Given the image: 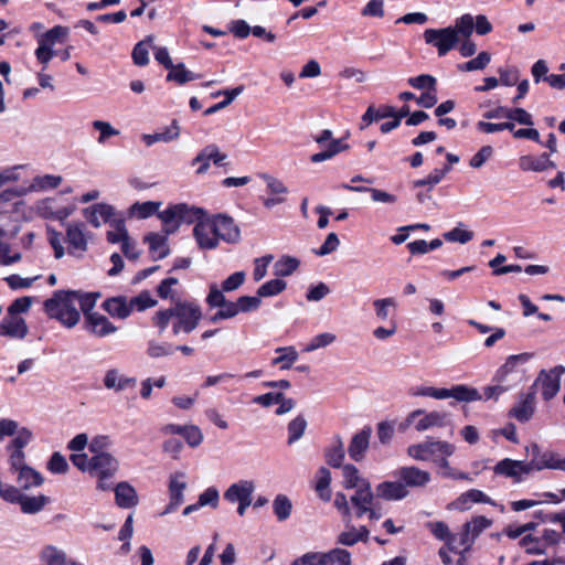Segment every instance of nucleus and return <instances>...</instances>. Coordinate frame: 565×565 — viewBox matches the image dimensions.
I'll return each instance as SVG.
<instances>
[{
  "label": "nucleus",
  "instance_id": "f257e3e1",
  "mask_svg": "<svg viewBox=\"0 0 565 565\" xmlns=\"http://www.w3.org/2000/svg\"><path fill=\"white\" fill-rule=\"evenodd\" d=\"M202 318L201 308L194 302L177 301L174 306L158 311L154 316V323L162 332L169 324L171 319H174L172 331L174 334L181 332L191 333L198 327Z\"/></svg>",
  "mask_w": 565,
  "mask_h": 565
},
{
  "label": "nucleus",
  "instance_id": "f03ea898",
  "mask_svg": "<svg viewBox=\"0 0 565 565\" xmlns=\"http://www.w3.org/2000/svg\"><path fill=\"white\" fill-rule=\"evenodd\" d=\"M77 291H55L53 297L44 301V310L46 315L58 320L66 328L75 327L81 313L76 308Z\"/></svg>",
  "mask_w": 565,
  "mask_h": 565
},
{
  "label": "nucleus",
  "instance_id": "7ed1b4c3",
  "mask_svg": "<svg viewBox=\"0 0 565 565\" xmlns=\"http://www.w3.org/2000/svg\"><path fill=\"white\" fill-rule=\"evenodd\" d=\"M398 480L391 481V500H401L408 494L407 487H425L430 481V473L417 467H403L396 471Z\"/></svg>",
  "mask_w": 565,
  "mask_h": 565
},
{
  "label": "nucleus",
  "instance_id": "20e7f679",
  "mask_svg": "<svg viewBox=\"0 0 565 565\" xmlns=\"http://www.w3.org/2000/svg\"><path fill=\"white\" fill-rule=\"evenodd\" d=\"M412 394L415 396H427L436 399H445L451 397L458 402L467 403L482 399V396L477 388L465 384L454 385L450 388L420 386L414 388Z\"/></svg>",
  "mask_w": 565,
  "mask_h": 565
},
{
  "label": "nucleus",
  "instance_id": "39448f33",
  "mask_svg": "<svg viewBox=\"0 0 565 565\" xmlns=\"http://www.w3.org/2000/svg\"><path fill=\"white\" fill-rule=\"evenodd\" d=\"M353 512L358 518L369 514L370 520H379L382 518V508L372 492L371 484L355 490L350 498Z\"/></svg>",
  "mask_w": 565,
  "mask_h": 565
},
{
  "label": "nucleus",
  "instance_id": "423d86ee",
  "mask_svg": "<svg viewBox=\"0 0 565 565\" xmlns=\"http://www.w3.org/2000/svg\"><path fill=\"white\" fill-rule=\"evenodd\" d=\"M119 462L110 454H100L93 456L92 469L89 475L98 479L97 489L107 491L111 488L108 482L118 471Z\"/></svg>",
  "mask_w": 565,
  "mask_h": 565
},
{
  "label": "nucleus",
  "instance_id": "0eeeda50",
  "mask_svg": "<svg viewBox=\"0 0 565 565\" xmlns=\"http://www.w3.org/2000/svg\"><path fill=\"white\" fill-rule=\"evenodd\" d=\"M291 565H351V554L339 547L327 553L309 552L296 558Z\"/></svg>",
  "mask_w": 565,
  "mask_h": 565
},
{
  "label": "nucleus",
  "instance_id": "6e6552de",
  "mask_svg": "<svg viewBox=\"0 0 565 565\" xmlns=\"http://www.w3.org/2000/svg\"><path fill=\"white\" fill-rule=\"evenodd\" d=\"M455 449V446L448 441H434L428 439L424 443L411 445L407 448V454L416 460L434 461V459H437L439 456H451Z\"/></svg>",
  "mask_w": 565,
  "mask_h": 565
},
{
  "label": "nucleus",
  "instance_id": "1a4fd4ad",
  "mask_svg": "<svg viewBox=\"0 0 565 565\" xmlns=\"http://www.w3.org/2000/svg\"><path fill=\"white\" fill-rule=\"evenodd\" d=\"M423 36L427 44L437 49L439 56H445L448 52L456 49L459 43V38L452 26L426 29Z\"/></svg>",
  "mask_w": 565,
  "mask_h": 565
},
{
  "label": "nucleus",
  "instance_id": "9d476101",
  "mask_svg": "<svg viewBox=\"0 0 565 565\" xmlns=\"http://www.w3.org/2000/svg\"><path fill=\"white\" fill-rule=\"evenodd\" d=\"M315 141L320 147H324L327 145V148L326 150L315 153L310 157V161L313 163L329 160L349 148L347 143H343L342 139H333L332 131L329 129H324L318 136H316Z\"/></svg>",
  "mask_w": 565,
  "mask_h": 565
},
{
  "label": "nucleus",
  "instance_id": "9b49d317",
  "mask_svg": "<svg viewBox=\"0 0 565 565\" xmlns=\"http://www.w3.org/2000/svg\"><path fill=\"white\" fill-rule=\"evenodd\" d=\"M565 373L563 365H556L550 371H541L537 381L541 382V394L544 401H551L561 388V376Z\"/></svg>",
  "mask_w": 565,
  "mask_h": 565
},
{
  "label": "nucleus",
  "instance_id": "f8f14e48",
  "mask_svg": "<svg viewBox=\"0 0 565 565\" xmlns=\"http://www.w3.org/2000/svg\"><path fill=\"white\" fill-rule=\"evenodd\" d=\"M184 472L178 471L170 476L169 481V495L170 502L166 509L160 513L161 516L174 512L184 501L183 492L186 489L184 481Z\"/></svg>",
  "mask_w": 565,
  "mask_h": 565
},
{
  "label": "nucleus",
  "instance_id": "ddd939ff",
  "mask_svg": "<svg viewBox=\"0 0 565 565\" xmlns=\"http://www.w3.org/2000/svg\"><path fill=\"white\" fill-rule=\"evenodd\" d=\"M84 327L89 333L98 338L107 337L117 331V327L99 312L86 313Z\"/></svg>",
  "mask_w": 565,
  "mask_h": 565
},
{
  "label": "nucleus",
  "instance_id": "4468645a",
  "mask_svg": "<svg viewBox=\"0 0 565 565\" xmlns=\"http://www.w3.org/2000/svg\"><path fill=\"white\" fill-rule=\"evenodd\" d=\"M215 236L218 239H224L228 243L237 242L239 237V230L234 224L232 217L218 214L213 220H211Z\"/></svg>",
  "mask_w": 565,
  "mask_h": 565
},
{
  "label": "nucleus",
  "instance_id": "2eb2a0df",
  "mask_svg": "<svg viewBox=\"0 0 565 565\" xmlns=\"http://www.w3.org/2000/svg\"><path fill=\"white\" fill-rule=\"evenodd\" d=\"M531 455V461L525 462V466L530 469V472L533 470H543V469H554L556 466V461L558 458L551 451H541V448L537 444H532L530 448H527Z\"/></svg>",
  "mask_w": 565,
  "mask_h": 565
},
{
  "label": "nucleus",
  "instance_id": "dca6fc26",
  "mask_svg": "<svg viewBox=\"0 0 565 565\" xmlns=\"http://www.w3.org/2000/svg\"><path fill=\"white\" fill-rule=\"evenodd\" d=\"M193 235L199 247L202 249H212L218 245L217 236H215L212 222L209 218L202 220L195 224Z\"/></svg>",
  "mask_w": 565,
  "mask_h": 565
},
{
  "label": "nucleus",
  "instance_id": "f3484780",
  "mask_svg": "<svg viewBox=\"0 0 565 565\" xmlns=\"http://www.w3.org/2000/svg\"><path fill=\"white\" fill-rule=\"evenodd\" d=\"M371 435L372 428L370 426H365L362 430L353 435L348 448L351 459L354 461H361L364 458L370 446Z\"/></svg>",
  "mask_w": 565,
  "mask_h": 565
},
{
  "label": "nucleus",
  "instance_id": "a211bd4d",
  "mask_svg": "<svg viewBox=\"0 0 565 565\" xmlns=\"http://www.w3.org/2000/svg\"><path fill=\"white\" fill-rule=\"evenodd\" d=\"M534 406L535 391L531 387L526 394L522 395L521 401L510 409L509 416L521 423L529 422L534 414Z\"/></svg>",
  "mask_w": 565,
  "mask_h": 565
},
{
  "label": "nucleus",
  "instance_id": "6ab92c4d",
  "mask_svg": "<svg viewBox=\"0 0 565 565\" xmlns=\"http://www.w3.org/2000/svg\"><path fill=\"white\" fill-rule=\"evenodd\" d=\"M26 334L28 326L25 320L20 316L8 313L0 323V335L23 339Z\"/></svg>",
  "mask_w": 565,
  "mask_h": 565
},
{
  "label": "nucleus",
  "instance_id": "aec40b11",
  "mask_svg": "<svg viewBox=\"0 0 565 565\" xmlns=\"http://www.w3.org/2000/svg\"><path fill=\"white\" fill-rule=\"evenodd\" d=\"M519 167L522 171L543 172L548 169H555L556 163L550 159V153L543 152L539 157L532 154L520 157Z\"/></svg>",
  "mask_w": 565,
  "mask_h": 565
},
{
  "label": "nucleus",
  "instance_id": "412c9836",
  "mask_svg": "<svg viewBox=\"0 0 565 565\" xmlns=\"http://www.w3.org/2000/svg\"><path fill=\"white\" fill-rule=\"evenodd\" d=\"M495 475L513 478L516 482L522 480L523 473H530V469L525 462L505 458L500 460L493 468Z\"/></svg>",
  "mask_w": 565,
  "mask_h": 565
},
{
  "label": "nucleus",
  "instance_id": "4be33fe9",
  "mask_svg": "<svg viewBox=\"0 0 565 565\" xmlns=\"http://www.w3.org/2000/svg\"><path fill=\"white\" fill-rule=\"evenodd\" d=\"M255 491V484L249 480H241L233 483L224 492V499L231 503L241 502L252 499L253 492Z\"/></svg>",
  "mask_w": 565,
  "mask_h": 565
},
{
  "label": "nucleus",
  "instance_id": "5701e85b",
  "mask_svg": "<svg viewBox=\"0 0 565 565\" xmlns=\"http://www.w3.org/2000/svg\"><path fill=\"white\" fill-rule=\"evenodd\" d=\"M83 212L86 220L95 227L113 221L114 209L105 203L94 204L90 207H86Z\"/></svg>",
  "mask_w": 565,
  "mask_h": 565
},
{
  "label": "nucleus",
  "instance_id": "b1692460",
  "mask_svg": "<svg viewBox=\"0 0 565 565\" xmlns=\"http://www.w3.org/2000/svg\"><path fill=\"white\" fill-rule=\"evenodd\" d=\"M66 238L71 248L79 252L87 249L88 236L85 233V224L68 223L66 225Z\"/></svg>",
  "mask_w": 565,
  "mask_h": 565
},
{
  "label": "nucleus",
  "instance_id": "393cba45",
  "mask_svg": "<svg viewBox=\"0 0 565 565\" xmlns=\"http://www.w3.org/2000/svg\"><path fill=\"white\" fill-rule=\"evenodd\" d=\"M115 498L117 505L124 509L134 508L139 501L136 489L126 481L116 486Z\"/></svg>",
  "mask_w": 565,
  "mask_h": 565
},
{
  "label": "nucleus",
  "instance_id": "a878e982",
  "mask_svg": "<svg viewBox=\"0 0 565 565\" xmlns=\"http://www.w3.org/2000/svg\"><path fill=\"white\" fill-rule=\"evenodd\" d=\"M180 137V126L178 120H172L170 126H167L163 131L156 134L142 135V140L150 147L156 142H171Z\"/></svg>",
  "mask_w": 565,
  "mask_h": 565
},
{
  "label": "nucleus",
  "instance_id": "bb28decb",
  "mask_svg": "<svg viewBox=\"0 0 565 565\" xmlns=\"http://www.w3.org/2000/svg\"><path fill=\"white\" fill-rule=\"evenodd\" d=\"M345 457L344 446L342 438L337 435L333 437L331 445L324 451L326 462L332 468L343 467V460Z\"/></svg>",
  "mask_w": 565,
  "mask_h": 565
},
{
  "label": "nucleus",
  "instance_id": "cd10ccee",
  "mask_svg": "<svg viewBox=\"0 0 565 565\" xmlns=\"http://www.w3.org/2000/svg\"><path fill=\"white\" fill-rule=\"evenodd\" d=\"M103 308L111 317L126 319L132 311L130 301L128 302L125 297L109 298L103 303Z\"/></svg>",
  "mask_w": 565,
  "mask_h": 565
},
{
  "label": "nucleus",
  "instance_id": "c85d7f7f",
  "mask_svg": "<svg viewBox=\"0 0 565 565\" xmlns=\"http://www.w3.org/2000/svg\"><path fill=\"white\" fill-rule=\"evenodd\" d=\"M136 382L135 377H126L116 369L107 371L104 379V385L108 390L115 391H124L127 387L135 386Z\"/></svg>",
  "mask_w": 565,
  "mask_h": 565
},
{
  "label": "nucleus",
  "instance_id": "c756f323",
  "mask_svg": "<svg viewBox=\"0 0 565 565\" xmlns=\"http://www.w3.org/2000/svg\"><path fill=\"white\" fill-rule=\"evenodd\" d=\"M530 354L521 353L510 355L504 364L497 371L493 381L494 382H508L507 376L512 373L519 364L527 362Z\"/></svg>",
  "mask_w": 565,
  "mask_h": 565
},
{
  "label": "nucleus",
  "instance_id": "7c9ffc66",
  "mask_svg": "<svg viewBox=\"0 0 565 565\" xmlns=\"http://www.w3.org/2000/svg\"><path fill=\"white\" fill-rule=\"evenodd\" d=\"M347 524L348 530L338 535L337 542L341 545L352 546L360 541H366L369 537V530L365 526L359 529Z\"/></svg>",
  "mask_w": 565,
  "mask_h": 565
},
{
  "label": "nucleus",
  "instance_id": "2f4dec72",
  "mask_svg": "<svg viewBox=\"0 0 565 565\" xmlns=\"http://www.w3.org/2000/svg\"><path fill=\"white\" fill-rule=\"evenodd\" d=\"M343 486L347 489H361L370 486V482L360 477L359 470L353 465H344L342 467Z\"/></svg>",
  "mask_w": 565,
  "mask_h": 565
},
{
  "label": "nucleus",
  "instance_id": "473e14b6",
  "mask_svg": "<svg viewBox=\"0 0 565 565\" xmlns=\"http://www.w3.org/2000/svg\"><path fill=\"white\" fill-rule=\"evenodd\" d=\"M184 207L172 205L163 212L158 211V216L162 221L166 235L174 233L179 228L178 214L182 212Z\"/></svg>",
  "mask_w": 565,
  "mask_h": 565
},
{
  "label": "nucleus",
  "instance_id": "72a5a7b5",
  "mask_svg": "<svg viewBox=\"0 0 565 565\" xmlns=\"http://www.w3.org/2000/svg\"><path fill=\"white\" fill-rule=\"evenodd\" d=\"M40 559L44 565H65L66 553L55 545H46L40 552Z\"/></svg>",
  "mask_w": 565,
  "mask_h": 565
},
{
  "label": "nucleus",
  "instance_id": "f704fd0d",
  "mask_svg": "<svg viewBox=\"0 0 565 565\" xmlns=\"http://www.w3.org/2000/svg\"><path fill=\"white\" fill-rule=\"evenodd\" d=\"M153 40L154 38L149 35L135 45L132 50V60L136 65L145 66L149 63V51L153 50Z\"/></svg>",
  "mask_w": 565,
  "mask_h": 565
},
{
  "label": "nucleus",
  "instance_id": "c9c22d12",
  "mask_svg": "<svg viewBox=\"0 0 565 565\" xmlns=\"http://www.w3.org/2000/svg\"><path fill=\"white\" fill-rule=\"evenodd\" d=\"M447 414L443 412H430L420 418L416 424L415 428L417 431H424L431 427H444L446 425Z\"/></svg>",
  "mask_w": 565,
  "mask_h": 565
},
{
  "label": "nucleus",
  "instance_id": "e433bc0d",
  "mask_svg": "<svg viewBox=\"0 0 565 565\" xmlns=\"http://www.w3.org/2000/svg\"><path fill=\"white\" fill-rule=\"evenodd\" d=\"M145 241L148 242L150 252L156 253V259L164 258L169 254V246L167 244V235L159 233H149Z\"/></svg>",
  "mask_w": 565,
  "mask_h": 565
},
{
  "label": "nucleus",
  "instance_id": "4c0bfd02",
  "mask_svg": "<svg viewBox=\"0 0 565 565\" xmlns=\"http://www.w3.org/2000/svg\"><path fill=\"white\" fill-rule=\"evenodd\" d=\"M161 205L162 202H136L129 207V214L131 216H136L139 220H143L153 214H157Z\"/></svg>",
  "mask_w": 565,
  "mask_h": 565
},
{
  "label": "nucleus",
  "instance_id": "58836bf2",
  "mask_svg": "<svg viewBox=\"0 0 565 565\" xmlns=\"http://www.w3.org/2000/svg\"><path fill=\"white\" fill-rule=\"evenodd\" d=\"M300 262L292 256L285 255L274 265V275L277 277H287L292 275L299 267Z\"/></svg>",
  "mask_w": 565,
  "mask_h": 565
},
{
  "label": "nucleus",
  "instance_id": "ea45409f",
  "mask_svg": "<svg viewBox=\"0 0 565 565\" xmlns=\"http://www.w3.org/2000/svg\"><path fill=\"white\" fill-rule=\"evenodd\" d=\"M199 78H201V75L185 70L184 64L182 63L173 65V67L170 68V72L167 75V81L177 82L180 85Z\"/></svg>",
  "mask_w": 565,
  "mask_h": 565
},
{
  "label": "nucleus",
  "instance_id": "a19ab883",
  "mask_svg": "<svg viewBox=\"0 0 565 565\" xmlns=\"http://www.w3.org/2000/svg\"><path fill=\"white\" fill-rule=\"evenodd\" d=\"M49 499L45 495L26 497L20 492V499L14 503H20L22 511L31 514L41 511Z\"/></svg>",
  "mask_w": 565,
  "mask_h": 565
},
{
  "label": "nucleus",
  "instance_id": "79ce46f5",
  "mask_svg": "<svg viewBox=\"0 0 565 565\" xmlns=\"http://www.w3.org/2000/svg\"><path fill=\"white\" fill-rule=\"evenodd\" d=\"M491 520L483 515L475 516L471 522L465 524L466 533L462 535L461 543H466V537L469 533H471L472 539L478 537L482 531L491 525Z\"/></svg>",
  "mask_w": 565,
  "mask_h": 565
},
{
  "label": "nucleus",
  "instance_id": "37998d69",
  "mask_svg": "<svg viewBox=\"0 0 565 565\" xmlns=\"http://www.w3.org/2000/svg\"><path fill=\"white\" fill-rule=\"evenodd\" d=\"M17 481L22 489L41 486L43 483L42 476L31 467L22 468L18 471Z\"/></svg>",
  "mask_w": 565,
  "mask_h": 565
},
{
  "label": "nucleus",
  "instance_id": "c03bdc74",
  "mask_svg": "<svg viewBox=\"0 0 565 565\" xmlns=\"http://www.w3.org/2000/svg\"><path fill=\"white\" fill-rule=\"evenodd\" d=\"M276 352L280 355L275 358L271 363L274 365H280L281 370H289L298 359V352L294 347L277 348Z\"/></svg>",
  "mask_w": 565,
  "mask_h": 565
},
{
  "label": "nucleus",
  "instance_id": "a18cd8bd",
  "mask_svg": "<svg viewBox=\"0 0 565 565\" xmlns=\"http://www.w3.org/2000/svg\"><path fill=\"white\" fill-rule=\"evenodd\" d=\"M331 472L329 469L321 467L318 471V480L316 484V491L319 498L323 501H330L331 499Z\"/></svg>",
  "mask_w": 565,
  "mask_h": 565
},
{
  "label": "nucleus",
  "instance_id": "49530a36",
  "mask_svg": "<svg viewBox=\"0 0 565 565\" xmlns=\"http://www.w3.org/2000/svg\"><path fill=\"white\" fill-rule=\"evenodd\" d=\"M449 456H439L437 459H434V462L441 470V476L444 478L454 479V480H469L472 481V478L466 472H459L450 467L448 458Z\"/></svg>",
  "mask_w": 565,
  "mask_h": 565
},
{
  "label": "nucleus",
  "instance_id": "de8ad7c7",
  "mask_svg": "<svg viewBox=\"0 0 565 565\" xmlns=\"http://www.w3.org/2000/svg\"><path fill=\"white\" fill-rule=\"evenodd\" d=\"M67 28L56 25L49 30L47 32H45L44 34H42L39 38L38 42L40 45H44L45 47L53 50V46L57 42H61V40L67 35Z\"/></svg>",
  "mask_w": 565,
  "mask_h": 565
},
{
  "label": "nucleus",
  "instance_id": "09e8293b",
  "mask_svg": "<svg viewBox=\"0 0 565 565\" xmlns=\"http://www.w3.org/2000/svg\"><path fill=\"white\" fill-rule=\"evenodd\" d=\"M244 87L243 86H238V87H235L233 89H225V90H218L216 92L215 94H213L214 97H217L220 95H225L226 98L224 100H220V103L213 105L212 107L207 108L204 114L205 115H212L225 107H227L233 100L235 97H237L242 92H243Z\"/></svg>",
  "mask_w": 565,
  "mask_h": 565
},
{
  "label": "nucleus",
  "instance_id": "8fccbe9b",
  "mask_svg": "<svg viewBox=\"0 0 565 565\" xmlns=\"http://www.w3.org/2000/svg\"><path fill=\"white\" fill-rule=\"evenodd\" d=\"M205 159H210L214 162V164L221 166L222 162L226 159V154L221 153L217 146L209 145L196 154L192 161V164L195 166L196 162H201V160Z\"/></svg>",
  "mask_w": 565,
  "mask_h": 565
},
{
  "label": "nucleus",
  "instance_id": "3c124183",
  "mask_svg": "<svg viewBox=\"0 0 565 565\" xmlns=\"http://www.w3.org/2000/svg\"><path fill=\"white\" fill-rule=\"evenodd\" d=\"M519 544L524 547L525 552L530 555H543L546 553V547L543 545L542 540L532 534L524 535Z\"/></svg>",
  "mask_w": 565,
  "mask_h": 565
},
{
  "label": "nucleus",
  "instance_id": "603ef678",
  "mask_svg": "<svg viewBox=\"0 0 565 565\" xmlns=\"http://www.w3.org/2000/svg\"><path fill=\"white\" fill-rule=\"evenodd\" d=\"M428 527L430 529V532L433 535L440 540L445 541L449 547L450 551L456 552L455 547L450 546L451 541L455 539L454 535L450 533L448 525L443 521L437 522H429Z\"/></svg>",
  "mask_w": 565,
  "mask_h": 565
},
{
  "label": "nucleus",
  "instance_id": "864d4df0",
  "mask_svg": "<svg viewBox=\"0 0 565 565\" xmlns=\"http://www.w3.org/2000/svg\"><path fill=\"white\" fill-rule=\"evenodd\" d=\"M388 117V106H382L381 108H375L374 106H370L365 114L362 116V120L360 124V129L363 130L369 127L372 122L377 121L380 119Z\"/></svg>",
  "mask_w": 565,
  "mask_h": 565
},
{
  "label": "nucleus",
  "instance_id": "5fc2aeb1",
  "mask_svg": "<svg viewBox=\"0 0 565 565\" xmlns=\"http://www.w3.org/2000/svg\"><path fill=\"white\" fill-rule=\"evenodd\" d=\"M287 287V284L285 280L282 279H279V278H276V279H271L265 284H263L258 289H257V295L263 298V297H273V296H276L280 292H282Z\"/></svg>",
  "mask_w": 565,
  "mask_h": 565
},
{
  "label": "nucleus",
  "instance_id": "6e6d98bb",
  "mask_svg": "<svg viewBox=\"0 0 565 565\" xmlns=\"http://www.w3.org/2000/svg\"><path fill=\"white\" fill-rule=\"evenodd\" d=\"M491 61V55L483 51V52H480L477 57L466 62V63H462V64H459L458 65V70L459 71H462V72H472V71H477V70H483L487 67V65L490 63Z\"/></svg>",
  "mask_w": 565,
  "mask_h": 565
},
{
  "label": "nucleus",
  "instance_id": "4d7b16f0",
  "mask_svg": "<svg viewBox=\"0 0 565 565\" xmlns=\"http://www.w3.org/2000/svg\"><path fill=\"white\" fill-rule=\"evenodd\" d=\"M307 428V422L303 416L299 415L288 424V445H292L299 440Z\"/></svg>",
  "mask_w": 565,
  "mask_h": 565
},
{
  "label": "nucleus",
  "instance_id": "13d9d810",
  "mask_svg": "<svg viewBox=\"0 0 565 565\" xmlns=\"http://www.w3.org/2000/svg\"><path fill=\"white\" fill-rule=\"evenodd\" d=\"M110 225L114 230L107 232V241L113 244H122L129 237L124 220H113Z\"/></svg>",
  "mask_w": 565,
  "mask_h": 565
},
{
  "label": "nucleus",
  "instance_id": "bf43d9fd",
  "mask_svg": "<svg viewBox=\"0 0 565 565\" xmlns=\"http://www.w3.org/2000/svg\"><path fill=\"white\" fill-rule=\"evenodd\" d=\"M454 31L457 32V36L462 35L463 38H470L475 29L473 17L469 13L461 15L456 19Z\"/></svg>",
  "mask_w": 565,
  "mask_h": 565
},
{
  "label": "nucleus",
  "instance_id": "052dcab7",
  "mask_svg": "<svg viewBox=\"0 0 565 565\" xmlns=\"http://www.w3.org/2000/svg\"><path fill=\"white\" fill-rule=\"evenodd\" d=\"M274 512L279 521H284L289 518L292 509L291 501L282 494L276 497L273 503Z\"/></svg>",
  "mask_w": 565,
  "mask_h": 565
},
{
  "label": "nucleus",
  "instance_id": "680f3d73",
  "mask_svg": "<svg viewBox=\"0 0 565 565\" xmlns=\"http://www.w3.org/2000/svg\"><path fill=\"white\" fill-rule=\"evenodd\" d=\"M178 206L184 207L181 213L178 214V221L180 223H194L202 221V217L204 215L203 210L196 209V207H190L184 203L178 204Z\"/></svg>",
  "mask_w": 565,
  "mask_h": 565
},
{
  "label": "nucleus",
  "instance_id": "e2e57ef3",
  "mask_svg": "<svg viewBox=\"0 0 565 565\" xmlns=\"http://www.w3.org/2000/svg\"><path fill=\"white\" fill-rule=\"evenodd\" d=\"M408 84L416 89L436 90L437 88V79L429 74L409 77Z\"/></svg>",
  "mask_w": 565,
  "mask_h": 565
},
{
  "label": "nucleus",
  "instance_id": "0e129e2a",
  "mask_svg": "<svg viewBox=\"0 0 565 565\" xmlns=\"http://www.w3.org/2000/svg\"><path fill=\"white\" fill-rule=\"evenodd\" d=\"M443 236L447 242H458L460 244H466L472 239L473 232L457 226L454 227L451 231L444 233Z\"/></svg>",
  "mask_w": 565,
  "mask_h": 565
},
{
  "label": "nucleus",
  "instance_id": "69168bd1",
  "mask_svg": "<svg viewBox=\"0 0 565 565\" xmlns=\"http://www.w3.org/2000/svg\"><path fill=\"white\" fill-rule=\"evenodd\" d=\"M98 297L99 294H81L79 291H77L76 303L79 305L81 310L84 313V319H86V313H96L95 311H93V308L95 307Z\"/></svg>",
  "mask_w": 565,
  "mask_h": 565
},
{
  "label": "nucleus",
  "instance_id": "338daca9",
  "mask_svg": "<svg viewBox=\"0 0 565 565\" xmlns=\"http://www.w3.org/2000/svg\"><path fill=\"white\" fill-rule=\"evenodd\" d=\"M458 502L461 504H467L468 502L492 503L491 498L487 495L483 491L478 489H470L467 492L462 493L458 498Z\"/></svg>",
  "mask_w": 565,
  "mask_h": 565
},
{
  "label": "nucleus",
  "instance_id": "774afa93",
  "mask_svg": "<svg viewBox=\"0 0 565 565\" xmlns=\"http://www.w3.org/2000/svg\"><path fill=\"white\" fill-rule=\"evenodd\" d=\"M512 387L511 383L508 382H497L495 385H489L483 388V394H481L482 398L486 401L494 399L497 401L500 395L508 392Z\"/></svg>",
  "mask_w": 565,
  "mask_h": 565
}]
</instances>
